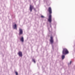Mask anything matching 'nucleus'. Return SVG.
<instances>
[{
    "instance_id": "8",
    "label": "nucleus",
    "mask_w": 75,
    "mask_h": 75,
    "mask_svg": "<svg viewBox=\"0 0 75 75\" xmlns=\"http://www.w3.org/2000/svg\"><path fill=\"white\" fill-rule=\"evenodd\" d=\"M20 40L21 41V42H24V38L23 37H22L20 39Z\"/></svg>"
},
{
    "instance_id": "9",
    "label": "nucleus",
    "mask_w": 75,
    "mask_h": 75,
    "mask_svg": "<svg viewBox=\"0 0 75 75\" xmlns=\"http://www.w3.org/2000/svg\"><path fill=\"white\" fill-rule=\"evenodd\" d=\"M62 59H64L65 58V55H62Z\"/></svg>"
},
{
    "instance_id": "13",
    "label": "nucleus",
    "mask_w": 75,
    "mask_h": 75,
    "mask_svg": "<svg viewBox=\"0 0 75 75\" xmlns=\"http://www.w3.org/2000/svg\"><path fill=\"white\" fill-rule=\"evenodd\" d=\"M71 62H71V61H70V64H71Z\"/></svg>"
},
{
    "instance_id": "11",
    "label": "nucleus",
    "mask_w": 75,
    "mask_h": 75,
    "mask_svg": "<svg viewBox=\"0 0 75 75\" xmlns=\"http://www.w3.org/2000/svg\"><path fill=\"white\" fill-rule=\"evenodd\" d=\"M15 73L16 75H18V73L17 71L15 72Z\"/></svg>"
},
{
    "instance_id": "6",
    "label": "nucleus",
    "mask_w": 75,
    "mask_h": 75,
    "mask_svg": "<svg viewBox=\"0 0 75 75\" xmlns=\"http://www.w3.org/2000/svg\"><path fill=\"white\" fill-rule=\"evenodd\" d=\"M33 7H34V6H32V5H30V12H31L32 11V10H33Z\"/></svg>"
},
{
    "instance_id": "1",
    "label": "nucleus",
    "mask_w": 75,
    "mask_h": 75,
    "mask_svg": "<svg viewBox=\"0 0 75 75\" xmlns=\"http://www.w3.org/2000/svg\"><path fill=\"white\" fill-rule=\"evenodd\" d=\"M47 11H48L49 14H50L49 16V18L48 19V21L50 23H51L52 21V16L51 15V14H52V9L51 8V7H49L48 8Z\"/></svg>"
},
{
    "instance_id": "12",
    "label": "nucleus",
    "mask_w": 75,
    "mask_h": 75,
    "mask_svg": "<svg viewBox=\"0 0 75 75\" xmlns=\"http://www.w3.org/2000/svg\"><path fill=\"white\" fill-rule=\"evenodd\" d=\"M41 17L42 18H44V16H41Z\"/></svg>"
},
{
    "instance_id": "3",
    "label": "nucleus",
    "mask_w": 75,
    "mask_h": 75,
    "mask_svg": "<svg viewBox=\"0 0 75 75\" xmlns=\"http://www.w3.org/2000/svg\"><path fill=\"white\" fill-rule=\"evenodd\" d=\"M50 42L52 44L54 43V39H53V37L52 36L50 37Z\"/></svg>"
},
{
    "instance_id": "4",
    "label": "nucleus",
    "mask_w": 75,
    "mask_h": 75,
    "mask_svg": "<svg viewBox=\"0 0 75 75\" xmlns=\"http://www.w3.org/2000/svg\"><path fill=\"white\" fill-rule=\"evenodd\" d=\"M19 30V35H21V34H23V30H22V29H20Z\"/></svg>"
},
{
    "instance_id": "5",
    "label": "nucleus",
    "mask_w": 75,
    "mask_h": 75,
    "mask_svg": "<svg viewBox=\"0 0 75 75\" xmlns=\"http://www.w3.org/2000/svg\"><path fill=\"white\" fill-rule=\"evenodd\" d=\"M18 54L20 57H21L23 56V53L21 52H19L18 53Z\"/></svg>"
},
{
    "instance_id": "7",
    "label": "nucleus",
    "mask_w": 75,
    "mask_h": 75,
    "mask_svg": "<svg viewBox=\"0 0 75 75\" xmlns=\"http://www.w3.org/2000/svg\"><path fill=\"white\" fill-rule=\"evenodd\" d=\"M13 27L14 29H16V30H17V25L16 24H15V25H13Z\"/></svg>"
},
{
    "instance_id": "10",
    "label": "nucleus",
    "mask_w": 75,
    "mask_h": 75,
    "mask_svg": "<svg viewBox=\"0 0 75 75\" xmlns=\"http://www.w3.org/2000/svg\"><path fill=\"white\" fill-rule=\"evenodd\" d=\"M33 62H34V63H35V60L33 59Z\"/></svg>"
},
{
    "instance_id": "2",
    "label": "nucleus",
    "mask_w": 75,
    "mask_h": 75,
    "mask_svg": "<svg viewBox=\"0 0 75 75\" xmlns=\"http://www.w3.org/2000/svg\"><path fill=\"white\" fill-rule=\"evenodd\" d=\"M62 54L63 55H66V54H69V52H68V51L67 49L64 48L63 49Z\"/></svg>"
}]
</instances>
